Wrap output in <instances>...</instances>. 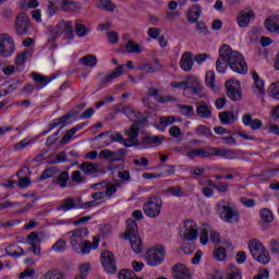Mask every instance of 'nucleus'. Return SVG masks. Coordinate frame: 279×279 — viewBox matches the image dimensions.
Masks as SVG:
<instances>
[{"instance_id": "36", "label": "nucleus", "mask_w": 279, "mask_h": 279, "mask_svg": "<svg viewBox=\"0 0 279 279\" xmlns=\"http://www.w3.org/2000/svg\"><path fill=\"white\" fill-rule=\"evenodd\" d=\"M218 117L223 125H229L230 121H236L234 112L232 111L220 112Z\"/></svg>"}, {"instance_id": "17", "label": "nucleus", "mask_w": 279, "mask_h": 279, "mask_svg": "<svg viewBox=\"0 0 279 279\" xmlns=\"http://www.w3.org/2000/svg\"><path fill=\"white\" fill-rule=\"evenodd\" d=\"M172 278L174 279H191V271L182 264H177L172 267Z\"/></svg>"}, {"instance_id": "4", "label": "nucleus", "mask_w": 279, "mask_h": 279, "mask_svg": "<svg viewBox=\"0 0 279 279\" xmlns=\"http://www.w3.org/2000/svg\"><path fill=\"white\" fill-rule=\"evenodd\" d=\"M248 250L253 258H255V260H257L262 265H267L269 260H271V257L269 256V252H267L263 243H260V241L256 239H253L248 243Z\"/></svg>"}, {"instance_id": "42", "label": "nucleus", "mask_w": 279, "mask_h": 279, "mask_svg": "<svg viewBox=\"0 0 279 279\" xmlns=\"http://www.w3.org/2000/svg\"><path fill=\"white\" fill-rule=\"evenodd\" d=\"M205 83L208 88H211V90L216 89L215 86V71H208L205 75Z\"/></svg>"}, {"instance_id": "20", "label": "nucleus", "mask_w": 279, "mask_h": 279, "mask_svg": "<svg viewBox=\"0 0 279 279\" xmlns=\"http://www.w3.org/2000/svg\"><path fill=\"white\" fill-rule=\"evenodd\" d=\"M264 25L267 32L279 34V15H271L265 20Z\"/></svg>"}, {"instance_id": "7", "label": "nucleus", "mask_w": 279, "mask_h": 279, "mask_svg": "<svg viewBox=\"0 0 279 279\" xmlns=\"http://www.w3.org/2000/svg\"><path fill=\"white\" fill-rule=\"evenodd\" d=\"M165 254H167V251H165L163 246L149 248L145 256L147 265L150 267L162 265V263H165Z\"/></svg>"}, {"instance_id": "61", "label": "nucleus", "mask_w": 279, "mask_h": 279, "mask_svg": "<svg viewBox=\"0 0 279 279\" xmlns=\"http://www.w3.org/2000/svg\"><path fill=\"white\" fill-rule=\"evenodd\" d=\"M53 173H56L53 168H48L41 173L39 180H48V178H53Z\"/></svg>"}, {"instance_id": "31", "label": "nucleus", "mask_w": 279, "mask_h": 279, "mask_svg": "<svg viewBox=\"0 0 279 279\" xmlns=\"http://www.w3.org/2000/svg\"><path fill=\"white\" fill-rule=\"evenodd\" d=\"M78 130H82V126L81 125H77V126H74L72 128L71 130H69L64 135L63 137L61 138V145H66L69 144L73 136H75V134H77V131Z\"/></svg>"}, {"instance_id": "6", "label": "nucleus", "mask_w": 279, "mask_h": 279, "mask_svg": "<svg viewBox=\"0 0 279 279\" xmlns=\"http://www.w3.org/2000/svg\"><path fill=\"white\" fill-rule=\"evenodd\" d=\"M143 210L146 217H149L150 219L160 217V213L162 210V199L156 196L148 198V201L144 203Z\"/></svg>"}, {"instance_id": "52", "label": "nucleus", "mask_w": 279, "mask_h": 279, "mask_svg": "<svg viewBox=\"0 0 279 279\" xmlns=\"http://www.w3.org/2000/svg\"><path fill=\"white\" fill-rule=\"evenodd\" d=\"M66 250V241L59 240L52 245L53 252H64Z\"/></svg>"}, {"instance_id": "2", "label": "nucleus", "mask_w": 279, "mask_h": 279, "mask_svg": "<svg viewBox=\"0 0 279 279\" xmlns=\"http://www.w3.org/2000/svg\"><path fill=\"white\" fill-rule=\"evenodd\" d=\"M124 239L130 241L134 254H141V252H143V240H141V235H138V225L136 223V220L132 218L126 220Z\"/></svg>"}, {"instance_id": "44", "label": "nucleus", "mask_w": 279, "mask_h": 279, "mask_svg": "<svg viewBox=\"0 0 279 279\" xmlns=\"http://www.w3.org/2000/svg\"><path fill=\"white\" fill-rule=\"evenodd\" d=\"M81 62L85 64V66H96L97 65V57L93 54H87L81 59Z\"/></svg>"}, {"instance_id": "19", "label": "nucleus", "mask_w": 279, "mask_h": 279, "mask_svg": "<svg viewBox=\"0 0 279 279\" xmlns=\"http://www.w3.org/2000/svg\"><path fill=\"white\" fill-rule=\"evenodd\" d=\"M187 158H211L213 157V147L202 148V149H193L186 154Z\"/></svg>"}, {"instance_id": "37", "label": "nucleus", "mask_w": 279, "mask_h": 279, "mask_svg": "<svg viewBox=\"0 0 279 279\" xmlns=\"http://www.w3.org/2000/svg\"><path fill=\"white\" fill-rule=\"evenodd\" d=\"M74 25V29L78 38H84V36L88 35V32L86 31V25L82 24V20H75Z\"/></svg>"}, {"instance_id": "45", "label": "nucleus", "mask_w": 279, "mask_h": 279, "mask_svg": "<svg viewBox=\"0 0 279 279\" xmlns=\"http://www.w3.org/2000/svg\"><path fill=\"white\" fill-rule=\"evenodd\" d=\"M195 134H198V136H213V132L210 131V129L202 124L195 129Z\"/></svg>"}, {"instance_id": "1", "label": "nucleus", "mask_w": 279, "mask_h": 279, "mask_svg": "<svg viewBox=\"0 0 279 279\" xmlns=\"http://www.w3.org/2000/svg\"><path fill=\"white\" fill-rule=\"evenodd\" d=\"M228 66L231 71H234V73H239L240 75H245L247 73V63L245 62L243 54L232 50L228 45H222L216 61V71H218V73H225L228 70Z\"/></svg>"}, {"instance_id": "47", "label": "nucleus", "mask_w": 279, "mask_h": 279, "mask_svg": "<svg viewBox=\"0 0 279 279\" xmlns=\"http://www.w3.org/2000/svg\"><path fill=\"white\" fill-rule=\"evenodd\" d=\"M44 279H64V274L60 270H49L45 274Z\"/></svg>"}, {"instance_id": "28", "label": "nucleus", "mask_w": 279, "mask_h": 279, "mask_svg": "<svg viewBox=\"0 0 279 279\" xmlns=\"http://www.w3.org/2000/svg\"><path fill=\"white\" fill-rule=\"evenodd\" d=\"M33 80H34V82L39 84L40 88H45V86H47V84H50V82H53V80H56V75H51L48 77V76H44L43 74H39V73H33Z\"/></svg>"}, {"instance_id": "24", "label": "nucleus", "mask_w": 279, "mask_h": 279, "mask_svg": "<svg viewBox=\"0 0 279 279\" xmlns=\"http://www.w3.org/2000/svg\"><path fill=\"white\" fill-rule=\"evenodd\" d=\"M189 23H197L199 21V16H202V7L192 5L191 9L186 13Z\"/></svg>"}, {"instance_id": "59", "label": "nucleus", "mask_w": 279, "mask_h": 279, "mask_svg": "<svg viewBox=\"0 0 279 279\" xmlns=\"http://www.w3.org/2000/svg\"><path fill=\"white\" fill-rule=\"evenodd\" d=\"M34 274H36L34 268H26L23 272L20 274V279L34 278Z\"/></svg>"}, {"instance_id": "26", "label": "nucleus", "mask_w": 279, "mask_h": 279, "mask_svg": "<svg viewBox=\"0 0 279 279\" xmlns=\"http://www.w3.org/2000/svg\"><path fill=\"white\" fill-rule=\"evenodd\" d=\"M143 147H158V145H162V136H144L142 140Z\"/></svg>"}, {"instance_id": "33", "label": "nucleus", "mask_w": 279, "mask_h": 279, "mask_svg": "<svg viewBox=\"0 0 279 279\" xmlns=\"http://www.w3.org/2000/svg\"><path fill=\"white\" fill-rule=\"evenodd\" d=\"M60 8L63 12H75V10H77V2L73 0H62L60 2Z\"/></svg>"}, {"instance_id": "11", "label": "nucleus", "mask_w": 279, "mask_h": 279, "mask_svg": "<svg viewBox=\"0 0 279 279\" xmlns=\"http://www.w3.org/2000/svg\"><path fill=\"white\" fill-rule=\"evenodd\" d=\"M128 156V148H120L117 151L104 149L100 151V158L109 160V162H123Z\"/></svg>"}, {"instance_id": "57", "label": "nucleus", "mask_w": 279, "mask_h": 279, "mask_svg": "<svg viewBox=\"0 0 279 279\" xmlns=\"http://www.w3.org/2000/svg\"><path fill=\"white\" fill-rule=\"evenodd\" d=\"M31 141L29 140H23L21 142H19L17 144H15L13 146L14 151H21V149H25V147H27V145H31Z\"/></svg>"}, {"instance_id": "9", "label": "nucleus", "mask_w": 279, "mask_h": 279, "mask_svg": "<svg viewBox=\"0 0 279 279\" xmlns=\"http://www.w3.org/2000/svg\"><path fill=\"white\" fill-rule=\"evenodd\" d=\"M227 89V97L232 101H241L243 94L241 93V83L235 80H228L225 83Z\"/></svg>"}, {"instance_id": "64", "label": "nucleus", "mask_w": 279, "mask_h": 279, "mask_svg": "<svg viewBox=\"0 0 279 279\" xmlns=\"http://www.w3.org/2000/svg\"><path fill=\"white\" fill-rule=\"evenodd\" d=\"M227 279H242V278H241V271H239L238 268L231 270V271L227 275Z\"/></svg>"}, {"instance_id": "41", "label": "nucleus", "mask_w": 279, "mask_h": 279, "mask_svg": "<svg viewBox=\"0 0 279 279\" xmlns=\"http://www.w3.org/2000/svg\"><path fill=\"white\" fill-rule=\"evenodd\" d=\"M259 215L262 217V221L265 223H271L274 221V214L269 208H264L259 211Z\"/></svg>"}, {"instance_id": "13", "label": "nucleus", "mask_w": 279, "mask_h": 279, "mask_svg": "<svg viewBox=\"0 0 279 279\" xmlns=\"http://www.w3.org/2000/svg\"><path fill=\"white\" fill-rule=\"evenodd\" d=\"M16 34L23 36L29 31V17L25 13H20L15 20Z\"/></svg>"}, {"instance_id": "58", "label": "nucleus", "mask_w": 279, "mask_h": 279, "mask_svg": "<svg viewBox=\"0 0 279 279\" xmlns=\"http://www.w3.org/2000/svg\"><path fill=\"white\" fill-rule=\"evenodd\" d=\"M110 45H117L119 43V34L114 31L107 33Z\"/></svg>"}, {"instance_id": "40", "label": "nucleus", "mask_w": 279, "mask_h": 279, "mask_svg": "<svg viewBox=\"0 0 279 279\" xmlns=\"http://www.w3.org/2000/svg\"><path fill=\"white\" fill-rule=\"evenodd\" d=\"M178 108L183 117H193L195 114V109L191 105H178Z\"/></svg>"}, {"instance_id": "48", "label": "nucleus", "mask_w": 279, "mask_h": 279, "mask_svg": "<svg viewBox=\"0 0 279 279\" xmlns=\"http://www.w3.org/2000/svg\"><path fill=\"white\" fill-rule=\"evenodd\" d=\"M172 123H175V117L173 116L161 117L159 119V125H161V128H167L169 125H172Z\"/></svg>"}, {"instance_id": "12", "label": "nucleus", "mask_w": 279, "mask_h": 279, "mask_svg": "<svg viewBox=\"0 0 279 279\" xmlns=\"http://www.w3.org/2000/svg\"><path fill=\"white\" fill-rule=\"evenodd\" d=\"M100 260L104 269L107 270V274H114V271H117V262L114 260V254H112V252H102L100 255Z\"/></svg>"}, {"instance_id": "56", "label": "nucleus", "mask_w": 279, "mask_h": 279, "mask_svg": "<svg viewBox=\"0 0 279 279\" xmlns=\"http://www.w3.org/2000/svg\"><path fill=\"white\" fill-rule=\"evenodd\" d=\"M78 247L81 248L82 254H90V250H93V244H90V241L86 240Z\"/></svg>"}, {"instance_id": "8", "label": "nucleus", "mask_w": 279, "mask_h": 279, "mask_svg": "<svg viewBox=\"0 0 279 279\" xmlns=\"http://www.w3.org/2000/svg\"><path fill=\"white\" fill-rule=\"evenodd\" d=\"M180 236L183 242L197 241L199 236V230H197V223L193 220H185L182 229L180 230Z\"/></svg>"}, {"instance_id": "54", "label": "nucleus", "mask_w": 279, "mask_h": 279, "mask_svg": "<svg viewBox=\"0 0 279 279\" xmlns=\"http://www.w3.org/2000/svg\"><path fill=\"white\" fill-rule=\"evenodd\" d=\"M214 258L215 260H223L226 258V248L219 247L214 251Z\"/></svg>"}, {"instance_id": "46", "label": "nucleus", "mask_w": 279, "mask_h": 279, "mask_svg": "<svg viewBox=\"0 0 279 279\" xmlns=\"http://www.w3.org/2000/svg\"><path fill=\"white\" fill-rule=\"evenodd\" d=\"M125 49L129 53H141L143 50L141 49V46L134 41H129L125 45Z\"/></svg>"}, {"instance_id": "14", "label": "nucleus", "mask_w": 279, "mask_h": 279, "mask_svg": "<svg viewBox=\"0 0 279 279\" xmlns=\"http://www.w3.org/2000/svg\"><path fill=\"white\" fill-rule=\"evenodd\" d=\"M196 114L201 119H210L213 117V107L206 101L201 100L196 102Z\"/></svg>"}, {"instance_id": "32", "label": "nucleus", "mask_w": 279, "mask_h": 279, "mask_svg": "<svg viewBox=\"0 0 279 279\" xmlns=\"http://www.w3.org/2000/svg\"><path fill=\"white\" fill-rule=\"evenodd\" d=\"M5 253L8 256H13V258H19L25 254V251L21 246L9 245L5 247Z\"/></svg>"}, {"instance_id": "21", "label": "nucleus", "mask_w": 279, "mask_h": 279, "mask_svg": "<svg viewBox=\"0 0 279 279\" xmlns=\"http://www.w3.org/2000/svg\"><path fill=\"white\" fill-rule=\"evenodd\" d=\"M125 69V65H119L114 69V71H112L109 75H107L106 77H104L100 81V86H106L107 84H110V82H112V80L117 78V77H121V75H123V70Z\"/></svg>"}, {"instance_id": "53", "label": "nucleus", "mask_w": 279, "mask_h": 279, "mask_svg": "<svg viewBox=\"0 0 279 279\" xmlns=\"http://www.w3.org/2000/svg\"><path fill=\"white\" fill-rule=\"evenodd\" d=\"M168 193H171L174 197H184V192L180 186H170L168 187Z\"/></svg>"}, {"instance_id": "29", "label": "nucleus", "mask_w": 279, "mask_h": 279, "mask_svg": "<svg viewBox=\"0 0 279 279\" xmlns=\"http://www.w3.org/2000/svg\"><path fill=\"white\" fill-rule=\"evenodd\" d=\"M140 123L141 120L136 121L131 125L130 130L125 131L126 136L132 141H138V132H141V128H138Z\"/></svg>"}, {"instance_id": "22", "label": "nucleus", "mask_w": 279, "mask_h": 279, "mask_svg": "<svg viewBox=\"0 0 279 279\" xmlns=\"http://www.w3.org/2000/svg\"><path fill=\"white\" fill-rule=\"evenodd\" d=\"M80 169L85 175H95V173H99V166L90 161L81 163Z\"/></svg>"}, {"instance_id": "50", "label": "nucleus", "mask_w": 279, "mask_h": 279, "mask_svg": "<svg viewBox=\"0 0 279 279\" xmlns=\"http://www.w3.org/2000/svg\"><path fill=\"white\" fill-rule=\"evenodd\" d=\"M27 243H29V245H40V238H38V233L31 232L27 235Z\"/></svg>"}, {"instance_id": "5", "label": "nucleus", "mask_w": 279, "mask_h": 279, "mask_svg": "<svg viewBox=\"0 0 279 279\" xmlns=\"http://www.w3.org/2000/svg\"><path fill=\"white\" fill-rule=\"evenodd\" d=\"M218 213L226 223H239V211L234 210L230 203L220 201L218 203Z\"/></svg>"}, {"instance_id": "15", "label": "nucleus", "mask_w": 279, "mask_h": 279, "mask_svg": "<svg viewBox=\"0 0 279 279\" xmlns=\"http://www.w3.org/2000/svg\"><path fill=\"white\" fill-rule=\"evenodd\" d=\"M211 156H220V158H225L226 160H234L238 155L234 149L211 147Z\"/></svg>"}, {"instance_id": "34", "label": "nucleus", "mask_w": 279, "mask_h": 279, "mask_svg": "<svg viewBox=\"0 0 279 279\" xmlns=\"http://www.w3.org/2000/svg\"><path fill=\"white\" fill-rule=\"evenodd\" d=\"M96 8H98V10H105V12H112L116 10L117 5L110 0H99Z\"/></svg>"}, {"instance_id": "63", "label": "nucleus", "mask_w": 279, "mask_h": 279, "mask_svg": "<svg viewBox=\"0 0 279 279\" xmlns=\"http://www.w3.org/2000/svg\"><path fill=\"white\" fill-rule=\"evenodd\" d=\"M70 243L72 247H81V245L84 243V239L71 235Z\"/></svg>"}, {"instance_id": "62", "label": "nucleus", "mask_w": 279, "mask_h": 279, "mask_svg": "<svg viewBox=\"0 0 279 279\" xmlns=\"http://www.w3.org/2000/svg\"><path fill=\"white\" fill-rule=\"evenodd\" d=\"M179 16H180V12L178 11L167 12L165 20L169 21L170 23H173V21H175V19H178Z\"/></svg>"}, {"instance_id": "55", "label": "nucleus", "mask_w": 279, "mask_h": 279, "mask_svg": "<svg viewBox=\"0 0 279 279\" xmlns=\"http://www.w3.org/2000/svg\"><path fill=\"white\" fill-rule=\"evenodd\" d=\"M88 234V229L84 228V229H76L72 231V235L76 239H84V236H87Z\"/></svg>"}, {"instance_id": "23", "label": "nucleus", "mask_w": 279, "mask_h": 279, "mask_svg": "<svg viewBox=\"0 0 279 279\" xmlns=\"http://www.w3.org/2000/svg\"><path fill=\"white\" fill-rule=\"evenodd\" d=\"M242 121L245 125L251 128V130H260L263 128V121L258 119H252V114L245 113L242 118Z\"/></svg>"}, {"instance_id": "49", "label": "nucleus", "mask_w": 279, "mask_h": 279, "mask_svg": "<svg viewBox=\"0 0 279 279\" xmlns=\"http://www.w3.org/2000/svg\"><path fill=\"white\" fill-rule=\"evenodd\" d=\"M185 88L192 89L195 86H199V84H202V81H199V78H197L196 76H190L185 80Z\"/></svg>"}, {"instance_id": "25", "label": "nucleus", "mask_w": 279, "mask_h": 279, "mask_svg": "<svg viewBox=\"0 0 279 279\" xmlns=\"http://www.w3.org/2000/svg\"><path fill=\"white\" fill-rule=\"evenodd\" d=\"M254 16H255L254 11L240 12L238 16V25L240 27H247V25H250V22L252 21V19H254Z\"/></svg>"}, {"instance_id": "3", "label": "nucleus", "mask_w": 279, "mask_h": 279, "mask_svg": "<svg viewBox=\"0 0 279 279\" xmlns=\"http://www.w3.org/2000/svg\"><path fill=\"white\" fill-rule=\"evenodd\" d=\"M65 34L68 40H73L75 38V33L73 31V22L61 20L51 31L48 38V43H56L58 38Z\"/></svg>"}, {"instance_id": "38", "label": "nucleus", "mask_w": 279, "mask_h": 279, "mask_svg": "<svg viewBox=\"0 0 279 279\" xmlns=\"http://www.w3.org/2000/svg\"><path fill=\"white\" fill-rule=\"evenodd\" d=\"M71 180L74 182V184H85V182L88 181V179L82 174V171L75 170L71 174Z\"/></svg>"}, {"instance_id": "43", "label": "nucleus", "mask_w": 279, "mask_h": 279, "mask_svg": "<svg viewBox=\"0 0 279 279\" xmlns=\"http://www.w3.org/2000/svg\"><path fill=\"white\" fill-rule=\"evenodd\" d=\"M268 95L269 97H272V99L279 100V82L269 85Z\"/></svg>"}, {"instance_id": "27", "label": "nucleus", "mask_w": 279, "mask_h": 279, "mask_svg": "<svg viewBox=\"0 0 279 279\" xmlns=\"http://www.w3.org/2000/svg\"><path fill=\"white\" fill-rule=\"evenodd\" d=\"M253 80H254V85H253V90L257 95H264L265 94V82L260 80V76L258 73L253 72Z\"/></svg>"}, {"instance_id": "39", "label": "nucleus", "mask_w": 279, "mask_h": 279, "mask_svg": "<svg viewBox=\"0 0 279 279\" xmlns=\"http://www.w3.org/2000/svg\"><path fill=\"white\" fill-rule=\"evenodd\" d=\"M71 117H73V114L68 113V114H64L63 117L56 119L53 121V123L50 124L49 130L46 131L45 134H47V132H51V130H53V128H58V125H62V123H66V121H69V119H71Z\"/></svg>"}, {"instance_id": "16", "label": "nucleus", "mask_w": 279, "mask_h": 279, "mask_svg": "<svg viewBox=\"0 0 279 279\" xmlns=\"http://www.w3.org/2000/svg\"><path fill=\"white\" fill-rule=\"evenodd\" d=\"M160 61L155 60L151 62H140L137 63V71H142V73H156V71H160Z\"/></svg>"}, {"instance_id": "51", "label": "nucleus", "mask_w": 279, "mask_h": 279, "mask_svg": "<svg viewBox=\"0 0 279 279\" xmlns=\"http://www.w3.org/2000/svg\"><path fill=\"white\" fill-rule=\"evenodd\" d=\"M118 278L119 279H135L136 277H134V270L124 269L119 272Z\"/></svg>"}, {"instance_id": "35", "label": "nucleus", "mask_w": 279, "mask_h": 279, "mask_svg": "<svg viewBox=\"0 0 279 279\" xmlns=\"http://www.w3.org/2000/svg\"><path fill=\"white\" fill-rule=\"evenodd\" d=\"M69 182V172L63 171L53 180L54 184H58L61 189H66V183Z\"/></svg>"}, {"instance_id": "10", "label": "nucleus", "mask_w": 279, "mask_h": 279, "mask_svg": "<svg viewBox=\"0 0 279 279\" xmlns=\"http://www.w3.org/2000/svg\"><path fill=\"white\" fill-rule=\"evenodd\" d=\"M14 50V39L8 34L0 35V57L10 58Z\"/></svg>"}, {"instance_id": "60", "label": "nucleus", "mask_w": 279, "mask_h": 279, "mask_svg": "<svg viewBox=\"0 0 279 279\" xmlns=\"http://www.w3.org/2000/svg\"><path fill=\"white\" fill-rule=\"evenodd\" d=\"M269 247H270V252L271 254H279V240H271L269 242Z\"/></svg>"}, {"instance_id": "30", "label": "nucleus", "mask_w": 279, "mask_h": 279, "mask_svg": "<svg viewBox=\"0 0 279 279\" xmlns=\"http://www.w3.org/2000/svg\"><path fill=\"white\" fill-rule=\"evenodd\" d=\"M73 208H78V204L75 203L73 197H68L63 201V204L59 206V210H64V213L69 210H73Z\"/></svg>"}, {"instance_id": "18", "label": "nucleus", "mask_w": 279, "mask_h": 279, "mask_svg": "<svg viewBox=\"0 0 279 279\" xmlns=\"http://www.w3.org/2000/svg\"><path fill=\"white\" fill-rule=\"evenodd\" d=\"M193 52L190 51H185L182 57H181V61H180V66L182 69V71H185L186 73H189V71H191L193 69Z\"/></svg>"}]
</instances>
